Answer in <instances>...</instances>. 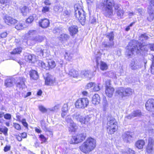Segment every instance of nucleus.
<instances>
[{
  "label": "nucleus",
  "mask_w": 154,
  "mask_h": 154,
  "mask_svg": "<svg viewBox=\"0 0 154 154\" xmlns=\"http://www.w3.org/2000/svg\"><path fill=\"white\" fill-rule=\"evenodd\" d=\"M89 101L87 98H83L78 99L75 102V105L78 108L83 109L87 107Z\"/></svg>",
  "instance_id": "obj_8"
},
{
  "label": "nucleus",
  "mask_w": 154,
  "mask_h": 154,
  "mask_svg": "<svg viewBox=\"0 0 154 154\" xmlns=\"http://www.w3.org/2000/svg\"><path fill=\"white\" fill-rule=\"evenodd\" d=\"M15 27L17 30L22 29L24 28V27L22 23L18 24L15 26Z\"/></svg>",
  "instance_id": "obj_50"
},
{
  "label": "nucleus",
  "mask_w": 154,
  "mask_h": 154,
  "mask_svg": "<svg viewBox=\"0 0 154 154\" xmlns=\"http://www.w3.org/2000/svg\"><path fill=\"white\" fill-rule=\"evenodd\" d=\"M38 64L39 66L42 67L43 68L46 70L49 69L48 66H46V64L42 61H38Z\"/></svg>",
  "instance_id": "obj_34"
},
{
  "label": "nucleus",
  "mask_w": 154,
  "mask_h": 154,
  "mask_svg": "<svg viewBox=\"0 0 154 154\" xmlns=\"http://www.w3.org/2000/svg\"><path fill=\"white\" fill-rule=\"evenodd\" d=\"M116 12L117 13V16L120 18L122 17L124 13V11L122 9L119 10V11H118Z\"/></svg>",
  "instance_id": "obj_44"
},
{
  "label": "nucleus",
  "mask_w": 154,
  "mask_h": 154,
  "mask_svg": "<svg viewBox=\"0 0 154 154\" xmlns=\"http://www.w3.org/2000/svg\"><path fill=\"white\" fill-rule=\"evenodd\" d=\"M103 111H105L106 109L108 107V103L105 97H103Z\"/></svg>",
  "instance_id": "obj_40"
},
{
  "label": "nucleus",
  "mask_w": 154,
  "mask_h": 154,
  "mask_svg": "<svg viewBox=\"0 0 154 154\" xmlns=\"http://www.w3.org/2000/svg\"><path fill=\"white\" fill-rule=\"evenodd\" d=\"M134 92V90L130 88H120L116 91V94L123 98L131 96Z\"/></svg>",
  "instance_id": "obj_3"
},
{
  "label": "nucleus",
  "mask_w": 154,
  "mask_h": 154,
  "mask_svg": "<svg viewBox=\"0 0 154 154\" xmlns=\"http://www.w3.org/2000/svg\"><path fill=\"white\" fill-rule=\"evenodd\" d=\"M101 54L100 52H97V54L95 56V60L97 66H99L100 62H102L101 60Z\"/></svg>",
  "instance_id": "obj_33"
},
{
  "label": "nucleus",
  "mask_w": 154,
  "mask_h": 154,
  "mask_svg": "<svg viewBox=\"0 0 154 154\" xmlns=\"http://www.w3.org/2000/svg\"><path fill=\"white\" fill-rule=\"evenodd\" d=\"M145 144V142L143 140H139L137 141L135 143V146L139 149H142Z\"/></svg>",
  "instance_id": "obj_29"
},
{
  "label": "nucleus",
  "mask_w": 154,
  "mask_h": 154,
  "mask_svg": "<svg viewBox=\"0 0 154 154\" xmlns=\"http://www.w3.org/2000/svg\"><path fill=\"white\" fill-rule=\"evenodd\" d=\"M4 118L6 119L10 120L11 119V116L10 114L7 113L4 115Z\"/></svg>",
  "instance_id": "obj_57"
},
{
  "label": "nucleus",
  "mask_w": 154,
  "mask_h": 154,
  "mask_svg": "<svg viewBox=\"0 0 154 154\" xmlns=\"http://www.w3.org/2000/svg\"><path fill=\"white\" fill-rule=\"evenodd\" d=\"M96 146V141L94 139L88 137L79 146L81 151L85 153H88L94 149Z\"/></svg>",
  "instance_id": "obj_2"
},
{
  "label": "nucleus",
  "mask_w": 154,
  "mask_h": 154,
  "mask_svg": "<svg viewBox=\"0 0 154 154\" xmlns=\"http://www.w3.org/2000/svg\"><path fill=\"white\" fill-rule=\"evenodd\" d=\"M21 12L23 16H26V14L30 12L31 10L30 7H28L26 6L21 7L20 8Z\"/></svg>",
  "instance_id": "obj_22"
},
{
  "label": "nucleus",
  "mask_w": 154,
  "mask_h": 154,
  "mask_svg": "<svg viewBox=\"0 0 154 154\" xmlns=\"http://www.w3.org/2000/svg\"><path fill=\"white\" fill-rule=\"evenodd\" d=\"M111 81L109 79L107 80L105 82V88H109V87H112L111 85Z\"/></svg>",
  "instance_id": "obj_52"
},
{
  "label": "nucleus",
  "mask_w": 154,
  "mask_h": 154,
  "mask_svg": "<svg viewBox=\"0 0 154 154\" xmlns=\"http://www.w3.org/2000/svg\"><path fill=\"white\" fill-rule=\"evenodd\" d=\"M146 46H147V48L148 49L149 48L151 50L154 51V44L147 45Z\"/></svg>",
  "instance_id": "obj_64"
},
{
  "label": "nucleus",
  "mask_w": 154,
  "mask_h": 154,
  "mask_svg": "<svg viewBox=\"0 0 154 154\" xmlns=\"http://www.w3.org/2000/svg\"><path fill=\"white\" fill-rule=\"evenodd\" d=\"M120 6L119 4H115L114 0H104L100 4L98 7L101 10L105 17L109 18L113 15V7H114L115 11L116 12L121 9Z\"/></svg>",
  "instance_id": "obj_1"
},
{
  "label": "nucleus",
  "mask_w": 154,
  "mask_h": 154,
  "mask_svg": "<svg viewBox=\"0 0 154 154\" xmlns=\"http://www.w3.org/2000/svg\"><path fill=\"white\" fill-rule=\"evenodd\" d=\"M69 38V36L68 35L63 34L61 35L59 37L60 40L62 41H66Z\"/></svg>",
  "instance_id": "obj_37"
},
{
  "label": "nucleus",
  "mask_w": 154,
  "mask_h": 154,
  "mask_svg": "<svg viewBox=\"0 0 154 154\" xmlns=\"http://www.w3.org/2000/svg\"><path fill=\"white\" fill-rule=\"evenodd\" d=\"M114 91V88L112 87L105 88V93L106 95L109 97H111Z\"/></svg>",
  "instance_id": "obj_26"
},
{
  "label": "nucleus",
  "mask_w": 154,
  "mask_h": 154,
  "mask_svg": "<svg viewBox=\"0 0 154 154\" xmlns=\"http://www.w3.org/2000/svg\"><path fill=\"white\" fill-rule=\"evenodd\" d=\"M8 128L5 127L4 128H2V131L1 132L3 133L5 136L8 135Z\"/></svg>",
  "instance_id": "obj_48"
},
{
  "label": "nucleus",
  "mask_w": 154,
  "mask_h": 154,
  "mask_svg": "<svg viewBox=\"0 0 154 154\" xmlns=\"http://www.w3.org/2000/svg\"><path fill=\"white\" fill-rule=\"evenodd\" d=\"M41 125L42 128L43 129L46 131L48 130L46 124L44 122L42 121L41 122Z\"/></svg>",
  "instance_id": "obj_53"
},
{
  "label": "nucleus",
  "mask_w": 154,
  "mask_h": 154,
  "mask_svg": "<svg viewBox=\"0 0 154 154\" xmlns=\"http://www.w3.org/2000/svg\"><path fill=\"white\" fill-rule=\"evenodd\" d=\"M54 11L60 13L63 11V8L62 7L59 6H55L54 7Z\"/></svg>",
  "instance_id": "obj_43"
},
{
  "label": "nucleus",
  "mask_w": 154,
  "mask_h": 154,
  "mask_svg": "<svg viewBox=\"0 0 154 154\" xmlns=\"http://www.w3.org/2000/svg\"><path fill=\"white\" fill-rule=\"evenodd\" d=\"M100 101L99 96L98 94H95L92 97V103L94 105H97L99 104Z\"/></svg>",
  "instance_id": "obj_27"
},
{
  "label": "nucleus",
  "mask_w": 154,
  "mask_h": 154,
  "mask_svg": "<svg viewBox=\"0 0 154 154\" xmlns=\"http://www.w3.org/2000/svg\"><path fill=\"white\" fill-rule=\"evenodd\" d=\"M86 136V134L85 133H79L76 136L72 137L70 141V143L77 144L81 142L85 139Z\"/></svg>",
  "instance_id": "obj_10"
},
{
  "label": "nucleus",
  "mask_w": 154,
  "mask_h": 154,
  "mask_svg": "<svg viewBox=\"0 0 154 154\" xmlns=\"http://www.w3.org/2000/svg\"><path fill=\"white\" fill-rule=\"evenodd\" d=\"M107 119V130L111 134H113L117 128L116 121L114 118L109 116L108 117Z\"/></svg>",
  "instance_id": "obj_4"
},
{
  "label": "nucleus",
  "mask_w": 154,
  "mask_h": 154,
  "mask_svg": "<svg viewBox=\"0 0 154 154\" xmlns=\"http://www.w3.org/2000/svg\"><path fill=\"white\" fill-rule=\"evenodd\" d=\"M72 54H69V56L68 53L67 52H66V54H65V57L66 59L70 60L72 59Z\"/></svg>",
  "instance_id": "obj_58"
},
{
  "label": "nucleus",
  "mask_w": 154,
  "mask_h": 154,
  "mask_svg": "<svg viewBox=\"0 0 154 154\" xmlns=\"http://www.w3.org/2000/svg\"><path fill=\"white\" fill-rule=\"evenodd\" d=\"M33 17L30 16L26 20V22L27 23H31L33 21Z\"/></svg>",
  "instance_id": "obj_49"
},
{
  "label": "nucleus",
  "mask_w": 154,
  "mask_h": 154,
  "mask_svg": "<svg viewBox=\"0 0 154 154\" xmlns=\"http://www.w3.org/2000/svg\"><path fill=\"white\" fill-rule=\"evenodd\" d=\"M72 117L74 119L80 122L82 124H85L89 122L91 119L90 115L83 116L81 115L79 112L75 113Z\"/></svg>",
  "instance_id": "obj_5"
},
{
  "label": "nucleus",
  "mask_w": 154,
  "mask_h": 154,
  "mask_svg": "<svg viewBox=\"0 0 154 154\" xmlns=\"http://www.w3.org/2000/svg\"><path fill=\"white\" fill-rule=\"evenodd\" d=\"M5 22L7 25L14 24L17 23V20L8 16H6L4 18Z\"/></svg>",
  "instance_id": "obj_15"
},
{
  "label": "nucleus",
  "mask_w": 154,
  "mask_h": 154,
  "mask_svg": "<svg viewBox=\"0 0 154 154\" xmlns=\"http://www.w3.org/2000/svg\"><path fill=\"white\" fill-rule=\"evenodd\" d=\"M45 79V84L48 85H51L53 84L55 82L54 79L52 76L46 74L44 77Z\"/></svg>",
  "instance_id": "obj_13"
},
{
  "label": "nucleus",
  "mask_w": 154,
  "mask_h": 154,
  "mask_svg": "<svg viewBox=\"0 0 154 154\" xmlns=\"http://www.w3.org/2000/svg\"><path fill=\"white\" fill-rule=\"evenodd\" d=\"M15 79L13 78H8L5 81V85L7 87H11L14 85Z\"/></svg>",
  "instance_id": "obj_23"
},
{
  "label": "nucleus",
  "mask_w": 154,
  "mask_h": 154,
  "mask_svg": "<svg viewBox=\"0 0 154 154\" xmlns=\"http://www.w3.org/2000/svg\"><path fill=\"white\" fill-rule=\"evenodd\" d=\"M94 84V83L93 82H90L89 83L87 84V85L85 86V88L88 89L91 88L93 86Z\"/></svg>",
  "instance_id": "obj_63"
},
{
  "label": "nucleus",
  "mask_w": 154,
  "mask_h": 154,
  "mask_svg": "<svg viewBox=\"0 0 154 154\" xmlns=\"http://www.w3.org/2000/svg\"><path fill=\"white\" fill-rule=\"evenodd\" d=\"M22 48H17L13 50L11 54H20L22 51Z\"/></svg>",
  "instance_id": "obj_41"
},
{
  "label": "nucleus",
  "mask_w": 154,
  "mask_h": 154,
  "mask_svg": "<svg viewBox=\"0 0 154 154\" xmlns=\"http://www.w3.org/2000/svg\"><path fill=\"white\" fill-rule=\"evenodd\" d=\"M37 31L34 30H30L27 33L26 35H28L31 36L36 34Z\"/></svg>",
  "instance_id": "obj_45"
},
{
  "label": "nucleus",
  "mask_w": 154,
  "mask_h": 154,
  "mask_svg": "<svg viewBox=\"0 0 154 154\" xmlns=\"http://www.w3.org/2000/svg\"><path fill=\"white\" fill-rule=\"evenodd\" d=\"M77 129V126L75 124L73 123L69 125V131L71 132H74Z\"/></svg>",
  "instance_id": "obj_39"
},
{
  "label": "nucleus",
  "mask_w": 154,
  "mask_h": 154,
  "mask_svg": "<svg viewBox=\"0 0 154 154\" xmlns=\"http://www.w3.org/2000/svg\"><path fill=\"white\" fill-rule=\"evenodd\" d=\"M49 8L47 6L43 7L42 9V12L43 13H45L49 11Z\"/></svg>",
  "instance_id": "obj_61"
},
{
  "label": "nucleus",
  "mask_w": 154,
  "mask_h": 154,
  "mask_svg": "<svg viewBox=\"0 0 154 154\" xmlns=\"http://www.w3.org/2000/svg\"><path fill=\"white\" fill-rule=\"evenodd\" d=\"M75 15L79 20L84 22L85 20V16L84 12L81 9V6L79 5H74Z\"/></svg>",
  "instance_id": "obj_6"
},
{
  "label": "nucleus",
  "mask_w": 154,
  "mask_h": 154,
  "mask_svg": "<svg viewBox=\"0 0 154 154\" xmlns=\"http://www.w3.org/2000/svg\"><path fill=\"white\" fill-rule=\"evenodd\" d=\"M135 46L133 45H131V44H129L127 48L126 54L128 58H131L135 52L134 48Z\"/></svg>",
  "instance_id": "obj_12"
},
{
  "label": "nucleus",
  "mask_w": 154,
  "mask_h": 154,
  "mask_svg": "<svg viewBox=\"0 0 154 154\" xmlns=\"http://www.w3.org/2000/svg\"><path fill=\"white\" fill-rule=\"evenodd\" d=\"M25 60L29 63H34L36 61V56L33 54H29L25 56Z\"/></svg>",
  "instance_id": "obj_19"
},
{
  "label": "nucleus",
  "mask_w": 154,
  "mask_h": 154,
  "mask_svg": "<svg viewBox=\"0 0 154 154\" xmlns=\"http://www.w3.org/2000/svg\"><path fill=\"white\" fill-rule=\"evenodd\" d=\"M133 133L132 132H127L123 135V139L124 141L126 143H129L133 137Z\"/></svg>",
  "instance_id": "obj_14"
},
{
  "label": "nucleus",
  "mask_w": 154,
  "mask_h": 154,
  "mask_svg": "<svg viewBox=\"0 0 154 154\" xmlns=\"http://www.w3.org/2000/svg\"><path fill=\"white\" fill-rule=\"evenodd\" d=\"M154 140L152 137H149L148 139V143L146 147L147 152L149 153H151L153 150Z\"/></svg>",
  "instance_id": "obj_17"
},
{
  "label": "nucleus",
  "mask_w": 154,
  "mask_h": 154,
  "mask_svg": "<svg viewBox=\"0 0 154 154\" xmlns=\"http://www.w3.org/2000/svg\"><path fill=\"white\" fill-rule=\"evenodd\" d=\"M38 24L40 27L43 28H45L48 26L50 22L48 19L45 18L40 20L38 22Z\"/></svg>",
  "instance_id": "obj_16"
},
{
  "label": "nucleus",
  "mask_w": 154,
  "mask_h": 154,
  "mask_svg": "<svg viewBox=\"0 0 154 154\" xmlns=\"http://www.w3.org/2000/svg\"><path fill=\"white\" fill-rule=\"evenodd\" d=\"M17 81L16 82V85L17 87L21 88H22L24 85V82L25 79L23 77H19L18 78H16Z\"/></svg>",
  "instance_id": "obj_20"
},
{
  "label": "nucleus",
  "mask_w": 154,
  "mask_h": 154,
  "mask_svg": "<svg viewBox=\"0 0 154 154\" xmlns=\"http://www.w3.org/2000/svg\"><path fill=\"white\" fill-rule=\"evenodd\" d=\"M148 12L149 15L147 18L148 21L151 22L152 21L154 18V11L152 9L148 10Z\"/></svg>",
  "instance_id": "obj_32"
},
{
  "label": "nucleus",
  "mask_w": 154,
  "mask_h": 154,
  "mask_svg": "<svg viewBox=\"0 0 154 154\" xmlns=\"http://www.w3.org/2000/svg\"><path fill=\"white\" fill-rule=\"evenodd\" d=\"M122 154H135L134 151L130 148H127L126 151L123 152Z\"/></svg>",
  "instance_id": "obj_42"
},
{
  "label": "nucleus",
  "mask_w": 154,
  "mask_h": 154,
  "mask_svg": "<svg viewBox=\"0 0 154 154\" xmlns=\"http://www.w3.org/2000/svg\"><path fill=\"white\" fill-rule=\"evenodd\" d=\"M135 46L134 50L135 52L138 54L143 55L148 50L147 46L141 43H138Z\"/></svg>",
  "instance_id": "obj_9"
},
{
  "label": "nucleus",
  "mask_w": 154,
  "mask_h": 154,
  "mask_svg": "<svg viewBox=\"0 0 154 154\" xmlns=\"http://www.w3.org/2000/svg\"><path fill=\"white\" fill-rule=\"evenodd\" d=\"M81 74L82 76L87 79H90L92 77V74L91 71H83L81 72Z\"/></svg>",
  "instance_id": "obj_28"
},
{
  "label": "nucleus",
  "mask_w": 154,
  "mask_h": 154,
  "mask_svg": "<svg viewBox=\"0 0 154 154\" xmlns=\"http://www.w3.org/2000/svg\"><path fill=\"white\" fill-rule=\"evenodd\" d=\"M29 75L31 79L36 80L38 78V72L35 70H31L29 72Z\"/></svg>",
  "instance_id": "obj_21"
},
{
  "label": "nucleus",
  "mask_w": 154,
  "mask_h": 154,
  "mask_svg": "<svg viewBox=\"0 0 154 154\" xmlns=\"http://www.w3.org/2000/svg\"><path fill=\"white\" fill-rule=\"evenodd\" d=\"M99 65L100 69L102 70H105L107 69L108 66L107 64L103 62H100Z\"/></svg>",
  "instance_id": "obj_36"
},
{
  "label": "nucleus",
  "mask_w": 154,
  "mask_h": 154,
  "mask_svg": "<svg viewBox=\"0 0 154 154\" xmlns=\"http://www.w3.org/2000/svg\"><path fill=\"white\" fill-rule=\"evenodd\" d=\"M100 85V84H97L95 85L94 87L93 88L94 90V91H97L100 90V88L99 86Z\"/></svg>",
  "instance_id": "obj_54"
},
{
  "label": "nucleus",
  "mask_w": 154,
  "mask_h": 154,
  "mask_svg": "<svg viewBox=\"0 0 154 154\" xmlns=\"http://www.w3.org/2000/svg\"><path fill=\"white\" fill-rule=\"evenodd\" d=\"M136 10L138 11L139 15H142L144 12L143 9L141 8H136Z\"/></svg>",
  "instance_id": "obj_60"
},
{
  "label": "nucleus",
  "mask_w": 154,
  "mask_h": 154,
  "mask_svg": "<svg viewBox=\"0 0 154 154\" xmlns=\"http://www.w3.org/2000/svg\"><path fill=\"white\" fill-rule=\"evenodd\" d=\"M45 37L42 36L38 35L31 37V40L35 43L41 42L44 39Z\"/></svg>",
  "instance_id": "obj_25"
},
{
  "label": "nucleus",
  "mask_w": 154,
  "mask_h": 154,
  "mask_svg": "<svg viewBox=\"0 0 154 154\" xmlns=\"http://www.w3.org/2000/svg\"><path fill=\"white\" fill-rule=\"evenodd\" d=\"M14 127L16 129L18 130H20L21 129V127L20 125L18 124L14 123H13Z\"/></svg>",
  "instance_id": "obj_55"
},
{
  "label": "nucleus",
  "mask_w": 154,
  "mask_h": 154,
  "mask_svg": "<svg viewBox=\"0 0 154 154\" xmlns=\"http://www.w3.org/2000/svg\"><path fill=\"white\" fill-rule=\"evenodd\" d=\"M70 15V12L68 11H65L64 12L63 15L66 17H68Z\"/></svg>",
  "instance_id": "obj_62"
},
{
  "label": "nucleus",
  "mask_w": 154,
  "mask_h": 154,
  "mask_svg": "<svg viewBox=\"0 0 154 154\" xmlns=\"http://www.w3.org/2000/svg\"><path fill=\"white\" fill-rule=\"evenodd\" d=\"M68 107L67 104H64L62 109V112H67L68 110Z\"/></svg>",
  "instance_id": "obj_46"
},
{
  "label": "nucleus",
  "mask_w": 154,
  "mask_h": 154,
  "mask_svg": "<svg viewBox=\"0 0 154 154\" xmlns=\"http://www.w3.org/2000/svg\"><path fill=\"white\" fill-rule=\"evenodd\" d=\"M149 38V37L146 33L141 34L139 37V40L142 42H143L146 41Z\"/></svg>",
  "instance_id": "obj_31"
},
{
  "label": "nucleus",
  "mask_w": 154,
  "mask_h": 154,
  "mask_svg": "<svg viewBox=\"0 0 154 154\" xmlns=\"http://www.w3.org/2000/svg\"><path fill=\"white\" fill-rule=\"evenodd\" d=\"M142 115V113L140 110H137L134 111L128 116H126L128 119H131L134 117H140Z\"/></svg>",
  "instance_id": "obj_18"
},
{
  "label": "nucleus",
  "mask_w": 154,
  "mask_h": 154,
  "mask_svg": "<svg viewBox=\"0 0 154 154\" xmlns=\"http://www.w3.org/2000/svg\"><path fill=\"white\" fill-rule=\"evenodd\" d=\"M66 120L68 123H69V124L73 123L72 120L69 116H67L66 118Z\"/></svg>",
  "instance_id": "obj_59"
},
{
  "label": "nucleus",
  "mask_w": 154,
  "mask_h": 154,
  "mask_svg": "<svg viewBox=\"0 0 154 154\" xmlns=\"http://www.w3.org/2000/svg\"><path fill=\"white\" fill-rule=\"evenodd\" d=\"M79 73L78 71L72 69L70 71L69 75L74 78H77L79 76Z\"/></svg>",
  "instance_id": "obj_30"
},
{
  "label": "nucleus",
  "mask_w": 154,
  "mask_h": 154,
  "mask_svg": "<svg viewBox=\"0 0 154 154\" xmlns=\"http://www.w3.org/2000/svg\"><path fill=\"white\" fill-rule=\"evenodd\" d=\"M131 69L133 70H136L138 69L139 67L137 64V63H136L134 61H132L130 64Z\"/></svg>",
  "instance_id": "obj_38"
},
{
  "label": "nucleus",
  "mask_w": 154,
  "mask_h": 154,
  "mask_svg": "<svg viewBox=\"0 0 154 154\" xmlns=\"http://www.w3.org/2000/svg\"><path fill=\"white\" fill-rule=\"evenodd\" d=\"M107 38H109V42L108 43L105 42H103L102 43V46L105 48L106 50H108L109 48H112L114 45V43L113 40L114 38V35L112 32H110L108 33L106 36Z\"/></svg>",
  "instance_id": "obj_7"
},
{
  "label": "nucleus",
  "mask_w": 154,
  "mask_h": 154,
  "mask_svg": "<svg viewBox=\"0 0 154 154\" xmlns=\"http://www.w3.org/2000/svg\"><path fill=\"white\" fill-rule=\"evenodd\" d=\"M39 137L42 141V143L46 142V139L44 135L41 134L39 135Z\"/></svg>",
  "instance_id": "obj_56"
},
{
  "label": "nucleus",
  "mask_w": 154,
  "mask_h": 154,
  "mask_svg": "<svg viewBox=\"0 0 154 154\" xmlns=\"http://www.w3.org/2000/svg\"><path fill=\"white\" fill-rule=\"evenodd\" d=\"M39 110L42 112H46L48 111V109L45 108L44 106H39Z\"/></svg>",
  "instance_id": "obj_47"
},
{
  "label": "nucleus",
  "mask_w": 154,
  "mask_h": 154,
  "mask_svg": "<svg viewBox=\"0 0 154 154\" xmlns=\"http://www.w3.org/2000/svg\"><path fill=\"white\" fill-rule=\"evenodd\" d=\"M37 52L38 54L40 56H43V50L42 49L38 48L37 49Z\"/></svg>",
  "instance_id": "obj_51"
},
{
  "label": "nucleus",
  "mask_w": 154,
  "mask_h": 154,
  "mask_svg": "<svg viewBox=\"0 0 154 154\" xmlns=\"http://www.w3.org/2000/svg\"><path fill=\"white\" fill-rule=\"evenodd\" d=\"M69 30L70 32V34L73 35L78 32V28L77 26L72 25L70 26L69 28Z\"/></svg>",
  "instance_id": "obj_24"
},
{
  "label": "nucleus",
  "mask_w": 154,
  "mask_h": 154,
  "mask_svg": "<svg viewBox=\"0 0 154 154\" xmlns=\"http://www.w3.org/2000/svg\"><path fill=\"white\" fill-rule=\"evenodd\" d=\"M48 66L49 69L50 68L52 69L54 68L56 65L55 62L51 60H49L48 61L47 64Z\"/></svg>",
  "instance_id": "obj_35"
},
{
  "label": "nucleus",
  "mask_w": 154,
  "mask_h": 154,
  "mask_svg": "<svg viewBox=\"0 0 154 154\" xmlns=\"http://www.w3.org/2000/svg\"><path fill=\"white\" fill-rule=\"evenodd\" d=\"M146 109L150 112H154V99H149L145 104Z\"/></svg>",
  "instance_id": "obj_11"
}]
</instances>
